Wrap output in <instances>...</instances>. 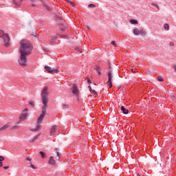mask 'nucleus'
<instances>
[{"mask_svg":"<svg viewBox=\"0 0 176 176\" xmlns=\"http://www.w3.org/2000/svg\"><path fill=\"white\" fill-rule=\"evenodd\" d=\"M34 47H32V44L30 41L27 39L21 40L20 42L19 46V54L20 56L19 58V63L20 65L22 67H25L27 65V57L32 53V50Z\"/></svg>","mask_w":176,"mask_h":176,"instance_id":"nucleus-1","label":"nucleus"},{"mask_svg":"<svg viewBox=\"0 0 176 176\" xmlns=\"http://www.w3.org/2000/svg\"><path fill=\"white\" fill-rule=\"evenodd\" d=\"M42 101L44 106L42 107V111L41 114L38 117L37 120V125L36 129H33V131H39L42 128V126L41 125L42 124V120H43V118L45 116H46V109H47V103L49 102V98H47L49 96V92L47 91V87H44L42 92Z\"/></svg>","mask_w":176,"mask_h":176,"instance_id":"nucleus-2","label":"nucleus"},{"mask_svg":"<svg viewBox=\"0 0 176 176\" xmlns=\"http://www.w3.org/2000/svg\"><path fill=\"white\" fill-rule=\"evenodd\" d=\"M0 39L2 41L4 46H9L10 42L9 34L5 33L2 30H0Z\"/></svg>","mask_w":176,"mask_h":176,"instance_id":"nucleus-3","label":"nucleus"},{"mask_svg":"<svg viewBox=\"0 0 176 176\" xmlns=\"http://www.w3.org/2000/svg\"><path fill=\"white\" fill-rule=\"evenodd\" d=\"M107 76H108L107 85H109V88L111 89L112 82H113V73L112 72V70H109L108 72Z\"/></svg>","mask_w":176,"mask_h":176,"instance_id":"nucleus-4","label":"nucleus"},{"mask_svg":"<svg viewBox=\"0 0 176 176\" xmlns=\"http://www.w3.org/2000/svg\"><path fill=\"white\" fill-rule=\"evenodd\" d=\"M28 118V109H25L19 116L20 122H24Z\"/></svg>","mask_w":176,"mask_h":176,"instance_id":"nucleus-5","label":"nucleus"},{"mask_svg":"<svg viewBox=\"0 0 176 176\" xmlns=\"http://www.w3.org/2000/svg\"><path fill=\"white\" fill-rule=\"evenodd\" d=\"M45 69L47 71V72H49V74H58L60 72L58 69H55L49 66H45Z\"/></svg>","mask_w":176,"mask_h":176,"instance_id":"nucleus-6","label":"nucleus"},{"mask_svg":"<svg viewBox=\"0 0 176 176\" xmlns=\"http://www.w3.org/2000/svg\"><path fill=\"white\" fill-rule=\"evenodd\" d=\"M72 89V93L77 97L78 94H79V88H78L76 85L74 84Z\"/></svg>","mask_w":176,"mask_h":176,"instance_id":"nucleus-7","label":"nucleus"},{"mask_svg":"<svg viewBox=\"0 0 176 176\" xmlns=\"http://www.w3.org/2000/svg\"><path fill=\"white\" fill-rule=\"evenodd\" d=\"M11 126V123L8 122L5 125H3L0 126V131H2L3 130H6V129H9V127Z\"/></svg>","mask_w":176,"mask_h":176,"instance_id":"nucleus-8","label":"nucleus"},{"mask_svg":"<svg viewBox=\"0 0 176 176\" xmlns=\"http://www.w3.org/2000/svg\"><path fill=\"white\" fill-rule=\"evenodd\" d=\"M55 131H57V126L56 125H54L51 127L50 135H52L53 134H54Z\"/></svg>","mask_w":176,"mask_h":176,"instance_id":"nucleus-9","label":"nucleus"},{"mask_svg":"<svg viewBox=\"0 0 176 176\" xmlns=\"http://www.w3.org/2000/svg\"><path fill=\"white\" fill-rule=\"evenodd\" d=\"M24 0L17 1V0H13L12 2L15 5V6H20L21 5V2H23Z\"/></svg>","mask_w":176,"mask_h":176,"instance_id":"nucleus-10","label":"nucleus"},{"mask_svg":"<svg viewBox=\"0 0 176 176\" xmlns=\"http://www.w3.org/2000/svg\"><path fill=\"white\" fill-rule=\"evenodd\" d=\"M121 111L123 112L124 115H127L129 113V109H126L124 106H122L120 107Z\"/></svg>","mask_w":176,"mask_h":176,"instance_id":"nucleus-11","label":"nucleus"},{"mask_svg":"<svg viewBox=\"0 0 176 176\" xmlns=\"http://www.w3.org/2000/svg\"><path fill=\"white\" fill-rule=\"evenodd\" d=\"M139 35H140L141 36H145V35H146V33L145 32V30H140Z\"/></svg>","mask_w":176,"mask_h":176,"instance_id":"nucleus-12","label":"nucleus"},{"mask_svg":"<svg viewBox=\"0 0 176 176\" xmlns=\"http://www.w3.org/2000/svg\"><path fill=\"white\" fill-rule=\"evenodd\" d=\"M56 163V161H54V158L53 156H51L49 160V164H54Z\"/></svg>","mask_w":176,"mask_h":176,"instance_id":"nucleus-13","label":"nucleus"},{"mask_svg":"<svg viewBox=\"0 0 176 176\" xmlns=\"http://www.w3.org/2000/svg\"><path fill=\"white\" fill-rule=\"evenodd\" d=\"M133 34L135 35H140V29L135 28V29H133Z\"/></svg>","mask_w":176,"mask_h":176,"instance_id":"nucleus-14","label":"nucleus"},{"mask_svg":"<svg viewBox=\"0 0 176 176\" xmlns=\"http://www.w3.org/2000/svg\"><path fill=\"white\" fill-rule=\"evenodd\" d=\"M65 1H66L67 3H69V5H71L73 8H76V6L74 4V3L72 2L70 0H65Z\"/></svg>","mask_w":176,"mask_h":176,"instance_id":"nucleus-15","label":"nucleus"},{"mask_svg":"<svg viewBox=\"0 0 176 176\" xmlns=\"http://www.w3.org/2000/svg\"><path fill=\"white\" fill-rule=\"evenodd\" d=\"M55 151L56 152L57 160H60V153L58 152V148H56Z\"/></svg>","mask_w":176,"mask_h":176,"instance_id":"nucleus-16","label":"nucleus"},{"mask_svg":"<svg viewBox=\"0 0 176 176\" xmlns=\"http://www.w3.org/2000/svg\"><path fill=\"white\" fill-rule=\"evenodd\" d=\"M41 2H43V0H40ZM30 2L32 3V6H36V2H35V0H30Z\"/></svg>","mask_w":176,"mask_h":176,"instance_id":"nucleus-17","label":"nucleus"},{"mask_svg":"<svg viewBox=\"0 0 176 176\" xmlns=\"http://www.w3.org/2000/svg\"><path fill=\"white\" fill-rule=\"evenodd\" d=\"M164 30H166V31H168V30H169V28H170V26L168 25V24L165 23V24L164 25Z\"/></svg>","mask_w":176,"mask_h":176,"instance_id":"nucleus-18","label":"nucleus"},{"mask_svg":"<svg viewBox=\"0 0 176 176\" xmlns=\"http://www.w3.org/2000/svg\"><path fill=\"white\" fill-rule=\"evenodd\" d=\"M89 88L90 89L91 94H95V95L97 94V91H96V90H94V89H92L91 87H89Z\"/></svg>","mask_w":176,"mask_h":176,"instance_id":"nucleus-19","label":"nucleus"},{"mask_svg":"<svg viewBox=\"0 0 176 176\" xmlns=\"http://www.w3.org/2000/svg\"><path fill=\"white\" fill-rule=\"evenodd\" d=\"M130 22L131 23V24H138V21L135 19H131Z\"/></svg>","mask_w":176,"mask_h":176,"instance_id":"nucleus-20","label":"nucleus"},{"mask_svg":"<svg viewBox=\"0 0 176 176\" xmlns=\"http://www.w3.org/2000/svg\"><path fill=\"white\" fill-rule=\"evenodd\" d=\"M29 105H30L31 107H35V102H34V100H30L29 102Z\"/></svg>","mask_w":176,"mask_h":176,"instance_id":"nucleus-21","label":"nucleus"},{"mask_svg":"<svg viewBox=\"0 0 176 176\" xmlns=\"http://www.w3.org/2000/svg\"><path fill=\"white\" fill-rule=\"evenodd\" d=\"M40 155H41V157L43 159H45V157L46 156V153H45V152L43 151H40Z\"/></svg>","mask_w":176,"mask_h":176,"instance_id":"nucleus-22","label":"nucleus"},{"mask_svg":"<svg viewBox=\"0 0 176 176\" xmlns=\"http://www.w3.org/2000/svg\"><path fill=\"white\" fill-rule=\"evenodd\" d=\"M38 137H39V135H36V136H34V138L32 140V142L36 141V140H38Z\"/></svg>","mask_w":176,"mask_h":176,"instance_id":"nucleus-23","label":"nucleus"},{"mask_svg":"<svg viewBox=\"0 0 176 176\" xmlns=\"http://www.w3.org/2000/svg\"><path fill=\"white\" fill-rule=\"evenodd\" d=\"M111 45H113V46H115V47H118V44H116V41H111Z\"/></svg>","mask_w":176,"mask_h":176,"instance_id":"nucleus-24","label":"nucleus"},{"mask_svg":"<svg viewBox=\"0 0 176 176\" xmlns=\"http://www.w3.org/2000/svg\"><path fill=\"white\" fill-rule=\"evenodd\" d=\"M63 108H64L65 109H69V106L68 104H64L63 105Z\"/></svg>","mask_w":176,"mask_h":176,"instance_id":"nucleus-25","label":"nucleus"},{"mask_svg":"<svg viewBox=\"0 0 176 176\" xmlns=\"http://www.w3.org/2000/svg\"><path fill=\"white\" fill-rule=\"evenodd\" d=\"M157 80H159V82H163L164 80V79H163L162 76H158Z\"/></svg>","mask_w":176,"mask_h":176,"instance_id":"nucleus-26","label":"nucleus"},{"mask_svg":"<svg viewBox=\"0 0 176 176\" xmlns=\"http://www.w3.org/2000/svg\"><path fill=\"white\" fill-rule=\"evenodd\" d=\"M57 41V37H53L51 39V42L53 43V42H56Z\"/></svg>","mask_w":176,"mask_h":176,"instance_id":"nucleus-27","label":"nucleus"},{"mask_svg":"<svg viewBox=\"0 0 176 176\" xmlns=\"http://www.w3.org/2000/svg\"><path fill=\"white\" fill-rule=\"evenodd\" d=\"M88 8H96V5H94V4H89L88 6Z\"/></svg>","mask_w":176,"mask_h":176,"instance_id":"nucleus-28","label":"nucleus"},{"mask_svg":"<svg viewBox=\"0 0 176 176\" xmlns=\"http://www.w3.org/2000/svg\"><path fill=\"white\" fill-rule=\"evenodd\" d=\"M5 160V157L0 156V162H2Z\"/></svg>","mask_w":176,"mask_h":176,"instance_id":"nucleus-29","label":"nucleus"},{"mask_svg":"<svg viewBox=\"0 0 176 176\" xmlns=\"http://www.w3.org/2000/svg\"><path fill=\"white\" fill-rule=\"evenodd\" d=\"M30 167L31 168H33V169L36 168V167H35V166H34V164H30Z\"/></svg>","mask_w":176,"mask_h":176,"instance_id":"nucleus-30","label":"nucleus"},{"mask_svg":"<svg viewBox=\"0 0 176 176\" xmlns=\"http://www.w3.org/2000/svg\"><path fill=\"white\" fill-rule=\"evenodd\" d=\"M153 5V6H155V7H156L157 8V9H158L159 10V7L157 6V5H156V4H152Z\"/></svg>","mask_w":176,"mask_h":176,"instance_id":"nucleus-31","label":"nucleus"},{"mask_svg":"<svg viewBox=\"0 0 176 176\" xmlns=\"http://www.w3.org/2000/svg\"><path fill=\"white\" fill-rule=\"evenodd\" d=\"M27 160H28V162H31V157H27Z\"/></svg>","mask_w":176,"mask_h":176,"instance_id":"nucleus-32","label":"nucleus"},{"mask_svg":"<svg viewBox=\"0 0 176 176\" xmlns=\"http://www.w3.org/2000/svg\"><path fill=\"white\" fill-rule=\"evenodd\" d=\"M88 83H91V81L90 80V78H87Z\"/></svg>","mask_w":176,"mask_h":176,"instance_id":"nucleus-33","label":"nucleus"},{"mask_svg":"<svg viewBox=\"0 0 176 176\" xmlns=\"http://www.w3.org/2000/svg\"><path fill=\"white\" fill-rule=\"evenodd\" d=\"M12 129H19V126H14L12 127Z\"/></svg>","mask_w":176,"mask_h":176,"instance_id":"nucleus-34","label":"nucleus"},{"mask_svg":"<svg viewBox=\"0 0 176 176\" xmlns=\"http://www.w3.org/2000/svg\"><path fill=\"white\" fill-rule=\"evenodd\" d=\"M3 163H2V162H0V167H3Z\"/></svg>","mask_w":176,"mask_h":176,"instance_id":"nucleus-35","label":"nucleus"},{"mask_svg":"<svg viewBox=\"0 0 176 176\" xmlns=\"http://www.w3.org/2000/svg\"><path fill=\"white\" fill-rule=\"evenodd\" d=\"M3 168H4L5 170H8V169L9 168V166H4Z\"/></svg>","mask_w":176,"mask_h":176,"instance_id":"nucleus-36","label":"nucleus"},{"mask_svg":"<svg viewBox=\"0 0 176 176\" xmlns=\"http://www.w3.org/2000/svg\"><path fill=\"white\" fill-rule=\"evenodd\" d=\"M170 46H174V43L170 42Z\"/></svg>","mask_w":176,"mask_h":176,"instance_id":"nucleus-37","label":"nucleus"},{"mask_svg":"<svg viewBox=\"0 0 176 176\" xmlns=\"http://www.w3.org/2000/svg\"><path fill=\"white\" fill-rule=\"evenodd\" d=\"M97 73L98 74V75H101V72H100V71H97Z\"/></svg>","mask_w":176,"mask_h":176,"instance_id":"nucleus-38","label":"nucleus"},{"mask_svg":"<svg viewBox=\"0 0 176 176\" xmlns=\"http://www.w3.org/2000/svg\"><path fill=\"white\" fill-rule=\"evenodd\" d=\"M173 69L176 71V65L173 66Z\"/></svg>","mask_w":176,"mask_h":176,"instance_id":"nucleus-39","label":"nucleus"},{"mask_svg":"<svg viewBox=\"0 0 176 176\" xmlns=\"http://www.w3.org/2000/svg\"><path fill=\"white\" fill-rule=\"evenodd\" d=\"M87 30H90V26L87 25Z\"/></svg>","mask_w":176,"mask_h":176,"instance_id":"nucleus-40","label":"nucleus"},{"mask_svg":"<svg viewBox=\"0 0 176 176\" xmlns=\"http://www.w3.org/2000/svg\"><path fill=\"white\" fill-rule=\"evenodd\" d=\"M58 19H59L60 20H63V17H62V16H59Z\"/></svg>","mask_w":176,"mask_h":176,"instance_id":"nucleus-41","label":"nucleus"},{"mask_svg":"<svg viewBox=\"0 0 176 176\" xmlns=\"http://www.w3.org/2000/svg\"><path fill=\"white\" fill-rule=\"evenodd\" d=\"M76 50H78V52H80V48H77Z\"/></svg>","mask_w":176,"mask_h":176,"instance_id":"nucleus-42","label":"nucleus"},{"mask_svg":"<svg viewBox=\"0 0 176 176\" xmlns=\"http://www.w3.org/2000/svg\"><path fill=\"white\" fill-rule=\"evenodd\" d=\"M172 100H173V101L175 100L174 96L172 97Z\"/></svg>","mask_w":176,"mask_h":176,"instance_id":"nucleus-43","label":"nucleus"},{"mask_svg":"<svg viewBox=\"0 0 176 176\" xmlns=\"http://www.w3.org/2000/svg\"><path fill=\"white\" fill-rule=\"evenodd\" d=\"M33 35H34V36H36L35 35V33H34V34H33Z\"/></svg>","mask_w":176,"mask_h":176,"instance_id":"nucleus-44","label":"nucleus"}]
</instances>
